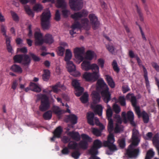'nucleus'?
Here are the masks:
<instances>
[{"label": "nucleus", "instance_id": "nucleus-1", "mask_svg": "<svg viewBox=\"0 0 159 159\" xmlns=\"http://www.w3.org/2000/svg\"><path fill=\"white\" fill-rule=\"evenodd\" d=\"M96 89L101 93L104 102L107 103L111 100V94L107 85L102 79H99L97 82Z\"/></svg>", "mask_w": 159, "mask_h": 159}, {"label": "nucleus", "instance_id": "nucleus-2", "mask_svg": "<svg viewBox=\"0 0 159 159\" xmlns=\"http://www.w3.org/2000/svg\"><path fill=\"white\" fill-rule=\"evenodd\" d=\"M115 142L114 136L113 134H110L107 137V140L103 142V146L107 147L106 154L108 155H112L118 150L117 146L114 144Z\"/></svg>", "mask_w": 159, "mask_h": 159}, {"label": "nucleus", "instance_id": "nucleus-3", "mask_svg": "<svg viewBox=\"0 0 159 159\" xmlns=\"http://www.w3.org/2000/svg\"><path fill=\"white\" fill-rule=\"evenodd\" d=\"M34 36L35 44L36 46H41L44 43L51 44L54 41L52 35L49 34H46L45 35L44 39L43 38V34L40 32H35L34 34Z\"/></svg>", "mask_w": 159, "mask_h": 159}, {"label": "nucleus", "instance_id": "nucleus-4", "mask_svg": "<svg viewBox=\"0 0 159 159\" xmlns=\"http://www.w3.org/2000/svg\"><path fill=\"white\" fill-rule=\"evenodd\" d=\"M38 98L40 100V105L39 107V110L44 112L49 109L50 107V103L48 97L44 94H39L37 96Z\"/></svg>", "mask_w": 159, "mask_h": 159}, {"label": "nucleus", "instance_id": "nucleus-5", "mask_svg": "<svg viewBox=\"0 0 159 159\" xmlns=\"http://www.w3.org/2000/svg\"><path fill=\"white\" fill-rule=\"evenodd\" d=\"M51 15L50 12H44L42 15L41 24L44 30L49 29L50 27V20Z\"/></svg>", "mask_w": 159, "mask_h": 159}, {"label": "nucleus", "instance_id": "nucleus-6", "mask_svg": "<svg viewBox=\"0 0 159 159\" xmlns=\"http://www.w3.org/2000/svg\"><path fill=\"white\" fill-rule=\"evenodd\" d=\"M134 146L135 147L132 143L129 145L126 150V154L129 158H136L140 153V148L139 147L135 148Z\"/></svg>", "mask_w": 159, "mask_h": 159}, {"label": "nucleus", "instance_id": "nucleus-7", "mask_svg": "<svg viewBox=\"0 0 159 159\" xmlns=\"http://www.w3.org/2000/svg\"><path fill=\"white\" fill-rule=\"evenodd\" d=\"M81 137L82 140L80 141L78 143V145L80 148L84 150L86 149L88 147V143L91 142L92 141V139L87 135L84 134H81Z\"/></svg>", "mask_w": 159, "mask_h": 159}, {"label": "nucleus", "instance_id": "nucleus-8", "mask_svg": "<svg viewBox=\"0 0 159 159\" xmlns=\"http://www.w3.org/2000/svg\"><path fill=\"white\" fill-rule=\"evenodd\" d=\"M69 3L70 8L74 11H79L82 7V0H69Z\"/></svg>", "mask_w": 159, "mask_h": 159}, {"label": "nucleus", "instance_id": "nucleus-9", "mask_svg": "<svg viewBox=\"0 0 159 159\" xmlns=\"http://www.w3.org/2000/svg\"><path fill=\"white\" fill-rule=\"evenodd\" d=\"M89 18L93 29L94 30L97 29L100 25L97 17L94 14H90L89 16Z\"/></svg>", "mask_w": 159, "mask_h": 159}, {"label": "nucleus", "instance_id": "nucleus-10", "mask_svg": "<svg viewBox=\"0 0 159 159\" xmlns=\"http://www.w3.org/2000/svg\"><path fill=\"white\" fill-rule=\"evenodd\" d=\"M83 78L87 81H95L99 77L96 73L85 72L83 75Z\"/></svg>", "mask_w": 159, "mask_h": 159}, {"label": "nucleus", "instance_id": "nucleus-11", "mask_svg": "<svg viewBox=\"0 0 159 159\" xmlns=\"http://www.w3.org/2000/svg\"><path fill=\"white\" fill-rule=\"evenodd\" d=\"M84 52L83 48L76 47L74 49V53L75 58L81 61L84 60L83 56Z\"/></svg>", "mask_w": 159, "mask_h": 159}, {"label": "nucleus", "instance_id": "nucleus-12", "mask_svg": "<svg viewBox=\"0 0 159 159\" xmlns=\"http://www.w3.org/2000/svg\"><path fill=\"white\" fill-rule=\"evenodd\" d=\"M139 134L138 131L135 128H134L132 130V142L131 143H132L135 146H137L140 142V140L139 138Z\"/></svg>", "mask_w": 159, "mask_h": 159}, {"label": "nucleus", "instance_id": "nucleus-13", "mask_svg": "<svg viewBox=\"0 0 159 159\" xmlns=\"http://www.w3.org/2000/svg\"><path fill=\"white\" fill-rule=\"evenodd\" d=\"M102 146V142L99 140L96 139L93 141V145L89 150V152H98V149Z\"/></svg>", "mask_w": 159, "mask_h": 159}, {"label": "nucleus", "instance_id": "nucleus-14", "mask_svg": "<svg viewBox=\"0 0 159 159\" xmlns=\"http://www.w3.org/2000/svg\"><path fill=\"white\" fill-rule=\"evenodd\" d=\"M29 86L30 87H27L25 89V90L26 92L31 90L34 92L39 93L41 90V88L35 83L30 82Z\"/></svg>", "mask_w": 159, "mask_h": 159}, {"label": "nucleus", "instance_id": "nucleus-15", "mask_svg": "<svg viewBox=\"0 0 159 159\" xmlns=\"http://www.w3.org/2000/svg\"><path fill=\"white\" fill-rule=\"evenodd\" d=\"M87 13L84 11L75 12L71 15V17L75 20H77L79 18L85 16L87 15Z\"/></svg>", "mask_w": 159, "mask_h": 159}, {"label": "nucleus", "instance_id": "nucleus-16", "mask_svg": "<svg viewBox=\"0 0 159 159\" xmlns=\"http://www.w3.org/2000/svg\"><path fill=\"white\" fill-rule=\"evenodd\" d=\"M67 134L70 136L72 139L77 142L79 141L81 139L80 135L78 132L72 131L69 132Z\"/></svg>", "mask_w": 159, "mask_h": 159}, {"label": "nucleus", "instance_id": "nucleus-17", "mask_svg": "<svg viewBox=\"0 0 159 159\" xmlns=\"http://www.w3.org/2000/svg\"><path fill=\"white\" fill-rule=\"evenodd\" d=\"M139 117H142L143 121L145 123H147L149 121V116L148 114L145 111H143L142 112L140 110L139 113H136Z\"/></svg>", "mask_w": 159, "mask_h": 159}, {"label": "nucleus", "instance_id": "nucleus-18", "mask_svg": "<svg viewBox=\"0 0 159 159\" xmlns=\"http://www.w3.org/2000/svg\"><path fill=\"white\" fill-rule=\"evenodd\" d=\"M127 122V121L130 122V124L133 126L135 125V123L134 121V114L132 111H129L126 114Z\"/></svg>", "mask_w": 159, "mask_h": 159}, {"label": "nucleus", "instance_id": "nucleus-19", "mask_svg": "<svg viewBox=\"0 0 159 159\" xmlns=\"http://www.w3.org/2000/svg\"><path fill=\"white\" fill-rule=\"evenodd\" d=\"M67 120L71 124L75 125L77 122L78 117L75 115L71 114L67 116Z\"/></svg>", "mask_w": 159, "mask_h": 159}, {"label": "nucleus", "instance_id": "nucleus-20", "mask_svg": "<svg viewBox=\"0 0 159 159\" xmlns=\"http://www.w3.org/2000/svg\"><path fill=\"white\" fill-rule=\"evenodd\" d=\"M31 63V59L29 56L26 54H23L22 64L24 66H28Z\"/></svg>", "mask_w": 159, "mask_h": 159}, {"label": "nucleus", "instance_id": "nucleus-21", "mask_svg": "<svg viewBox=\"0 0 159 159\" xmlns=\"http://www.w3.org/2000/svg\"><path fill=\"white\" fill-rule=\"evenodd\" d=\"M130 101L132 106L134 107L136 113H139L140 108L139 107L137 106V102L136 97L134 96H131Z\"/></svg>", "mask_w": 159, "mask_h": 159}, {"label": "nucleus", "instance_id": "nucleus-22", "mask_svg": "<svg viewBox=\"0 0 159 159\" xmlns=\"http://www.w3.org/2000/svg\"><path fill=\"white\" fill-rule=\"evenodd\" d=\"M92 99L94 104L99 103L101 97L99 94L96 91H93L92 93Z\"/></svg>", "mask_w": 159, "mask_h": 159}, {"label": "nucleus", "instance_id": "nucleus-23", "mask_svg": "<svg viewBox=\"0 0 159 159\" xmlns=\"http://www.w3.org/2000/svg\"><path fill=\"white\" fill-rule=\"evenodd\" d=\"M94 115L92 112H88L87 115V122L88 124L91 125H94L93 122V119H95L94 117Z\"/></svg>", "mask_w": 159, "mask_h": 159}, {"label": "nucleus", "instance_id": "nucleus-24", "mask_svg": "<svg viewBox=\"0 0 159 159\" xmlns=\"http://www.w3.org/2000/svg\"><path fill=\"white\" fill-rule=\"evenodd\" d=\"M10 69L12 71L19 74H21L23 70L21 67L17 65L14 64L11 67Z\"/></svg>", "mask_w": 159, "mask_h": 159}, {"label": "nucleus", "instance_id": "nucleus-25", "mask_svg": "<svg viewBox=\"0 0 159 159\" xmlns=\"http://www.w3.org/2000/svg\"><path fill=\"white\" fill-rule=\"evenodd\" d=\"M62 132V128L61 126H59L56 128L53 133L55 137L57 138H59L61 136Z\"/></svg>", "mask_w": 159, "mask_h": 159}, {"label": "nucleus", "instance_id": "nucleus-26", "mask_svg": "<svg viewBox=\"0 0 159 159\" xmlns=\"http://www.w3.org/2000/svg\"><path fill=\"white\" fill-rule=\"evenodd\" d=\"M91 65L89 61L84 60L81 63V66L83 70L88 71L90 70Z\"/></svg>", "mask_w": 159, "mask_h": 159}, {"label": "nucleus", "instance_id": "nucleus-27", "mask_svg": "<svg viewBox=\"0 0 159 159\" xmlns=\"http://www.w3.org/2000/svg\"><path fill=\"white\" fill-rule=\"evenodd\" d=\"M78 143L73 141H70L68 145V148L70 149L79 150V148L78 147Z\"/></svg>", "mask_w": 159, "mask_h": 159}, {"label": "nucleus", "instance_id": "nucleus-28", "mask_svg": "<svg viewBox=\"0 0 159 159\" xmlns=\"http://www.w3.org/2000/svg\"><path fill=\"white\" fill-rule=\"evenodd\" d=\"M152 140L153 145L156 148L159 146V135L158 133L154 135Z\"/></svg>", "mask_w": 159, "mask_h": 159}, {"label": "nucleus", "instance_id": "nucleus-29", "mask_svg": "<svg viewBox=\"0 0 159 159\" xmlns=\"http://www.w3.org/2000/svg\"><path fill=\"white\" fill-rule=\"evenodd\" d=\"M62 84H60V82H58L55 85L50 86V87L52 89V90H51L52 92L53 91L55 93H57L60 90L58 88H62Z\"/></svg>", "mask_w": 159, "mask_h": 159}, {"label": "nucleus", "instance_id": "nucleus-30", "mask_svg": "<svg viewBox=\"0 0 159 159\" xmlns=\"http://www.w3.org/2000/svg\"><path fill=\"white\" fill-rule=\"evenodd\" d=\"M135 7L140 20L141 21H143V14L141 7H139L137 4H136L135 5Z\"/></svg>", "mask_w": 159, "mask_h": 159}, {"label": "nucleus", "instance_id": "nucleus-31", "mask_svg": "<svg viewBox=\"0 0 159 159\" xmlns=\"http://www.w3.org/2000/svg\"><path fill=\"white\" fill-rule=\"evenodd\" d=\"M66 64L67 68L69 72H72L76 70L75 66L72 61H69Z\"/></svg>", "mask_w": 159, "mask_h": 159}, {"label": "nucleus", "instance_id": "nucleus-32", "mask_svg": "<svg viewBox=\"0 0 159 159\" xmlns=\"http://www.w3.org/2000/svg\"><path fill=\"white\" fill-rule=\"evenodd\" d=\"M90 70H91L93 71V73H96L98 76L99 77V67L97 65L94 63L92 64L90 68Z\"/></svg>", "mask_w": 159, "mask_h": 159}, {"label": "nucleus", "instance_id": "nucleus-33", "mask_svg": "<svg viewBox=\"0 0 159 159\" xmlns=\"http://www.w3.org/2000/svg\"><path fill=\"white\" fill-rule=\"evenodd\" d=\"M56 5L58 8L65 9L66 7L65 0H57Z\"/></svg>", "mask_w": 159, "mask_h": 159}, {"label": "nucleus", "instance_id": "nucleus-34", "mask_svg": "<svg viewBox=\"0 0 159 159\" xmlns=\"http://www.w3.org/2000/svg\"><path fill=\"white\" fill-rule=\"evenodd\" d=\"M106 77V79L109 85L112 88H114L115 87V84L112 78L108 75H107Z\"/></svg>", "mask_w": 159, "mask_h": 159}, {"label": "nucleus", "instance_id": "nucleus-35", "mask_svg": "<svg viewBox=\"0 0 159 159\" xmlns=\"http://www.w3.org/2000/svg\"><path fill=\"white\" fill-rule=\"evenodd\" d=\"M50 72V71L47 69L43 70V74L42 75L43 79L44 81H47L49 79Z\"/></svg>", "mask_w": 159, "mask_h": 159}, {"label": "nucleus", "instance_id": "nucleus-36", "mask_svg": "<svg viewBox=\"0 0 159 159\" xmlns=\"http://www.w3.org/2000/svg\"><path fill=\"white\" fill-rule=\"evenodd\" d=\"M52 113L51 111H48L44 112L43 115L44 119L46 120H50L52 117Z\"/></svg>", "mask_w": 159, "mask_h": 159}, {"label": "nucleus", "instance_id": "nucleus-37", "mask_svg": "<svg viewBox=\"0 0 159 159\" xmlns=\"http://www.w3.org/2000/svg\"><path fill=\"white\" fill-rule=\"evenodd\" d=\"M102 106L100 105H97L94 109V112L95 113L98 114L99 116H101L102 115Z\"/></svg>", "mask_w": 159, "mask_h": 159}, {"label": "nucleus", "instance_id": "nucleus-38", "mask_svg": "<svg viewBox=\"0 0 159 159\" xmlns=\"http://www.w3.org/2000/svg\"><path fill=\"white\" fill-rule=\"evenodd\" d=\"M72 57V53L69 49H67L66 50L65 57V60L67 63L70 61V59Z\"/></svg>", "mask_w": 159, "mask_h": 159}, {"label": "nucleus", "instance_id": "nucleus-39", "mask_svg": "<svg viewBox=\"0 0 159 159\" xmlns=\"http://www.w3.org/2000/svg\"><path fill=\"white\" fill-rule=\"evenodd\" d=\"M23 54H18L15 55L13 57V60L15 63H22Z\"/></svg>", "mask_w": 159, "mask_h": 159}, {"label": "nucleus", "instance_id": "nucleus-40", "mask_svg": "<svg viewBox=\"0 0 159 159\" xmlns=\"http://www.w3.org/2000/svg\"><path fill=\"white\" fill-rule=\"evenodd\" d=\"M89 95L88 93L85 92L80 98V100L83 103H85L88 101Z\"/></svg>", "mask_w": 159, "mask_h": 159}, {"label": "nucleus", "instance_id": "nucleus-41", "mask_svg": "<svg viewBox=\"0 0 159 159\" xmlns=\"http://www.w3.org/2000/svg\"><path fill=\"white\" fill-rule=\"evenodd\" d=\"M94 53L93 52L89 50L86 52L85 58L87 59L91 60L94 56Z\"/></svg>", "mask_w": 159, "mask_h": 159}, {"label": "nucleus", "instance_id": "nucleus-42", "mask_svg": "<svg viewBox=\"0 0 159 159\" xmlns=\"http://www.w3.org/2000/svg\"><path fill=\"white\" fill-rule=\"evenodd\" d=\"M108 130L109 132V134H112V132L114 130L113 121L112 120H108Z\"/></svg>", "mask_w": 159, "mask_h": 159}, {"label": "nucleus", "instance_id": "nucleus-43", "mask_svg": "<svg viewBox=\"0 0 159 159\" xmlns=\"http://www.w3.org/2000/svg\"><path fill=\"white\" fill-rule=\"evenodd\" d=\"M135 58L137 61V62L139 67H142L143 68L144 73L147 72V71L146 68L143 65H142V61L137 55H136L135 56Z\"/></svg>", "mask_w": 159, "mask_h": 159}, {"label": "nucleus", "instance_id": "nucleus-44", "mask_svg": "<svg viewBox=\"0 0 159 159\" xmlns=\"http://www.w3.org/2000/svg\"><path fill=\"white\" fill-rule=\"evenodd\" d=\"M89 153L91 156L89 158V159H101L99 157L97 156L98 152H89Z\"/></svg>", "mask_w": 159, "mask_h": 159}, {"label": "nucleus", "instance_id": "nucleus-45", "mask_svg": "<svg viewBox=\"0 0 159 159\" xmlns=\"http://www.w3.org/2000/svg\"><path fill=\"white\" fill-rule=\"evenodd\" d=\"M107 49L108 51L112 54H114L115 53V48L111 44H107L106 45Z\"/></svg>", "mask_w": 159, "mask_h": 159}, {"label": "nucleus", "instance_id": "nucleus-46", "mask_svg": "<svg viewBox=\"0 0 159 159\" xmlns=\"http://www.w3.org/2000/svg\"><path fill=\"white\" fill-rule=\"evenodd\" d=\"M53 111L57 115H60L61 114L62 111L60 110V108L57 106H54L52 108Z\"/></svg>", "mask_w": 159, "mask_h": 159}, {"label": "nucleus", "instance_id": "nucleus-47", "mask_svg": "<svg viewBox=\"0 0 159 159\" xmlns=\"http://www.w3.org/2000/svg\"><path fill=\"white\" fill-rule=\"evenodd\" d=\"M113 113L111 109L110 108L106 111V116L108 120H112L111 118Z\"/></svg>", "mask_w": 159, "mask_h": 159}, {"label": "nucleus", "instance_id": "nucleus-48", "mask_svg": "<svg viewBox=\"0 0 159 159\" xmlns=\"http://www.w3.org/2000/svg\"><path fill=\"white\" fill-rule=\"evenodd\" d=\"M119 145L121 149L124 148L125 146V142L124 139H119L118 141Z\"/></svg>", "mask_w": 159, "mask_h": 159}, {"label": "nucleus", "instance_id": "nucleus-49", "mask_svg": "<svg viewBox=\"0 0 159 159\" xmlns=\"http://www.w3.org/2000/svg\"><path fill=\"white\" fill-rule=\"evenodd\" d=\"M89 20L87 18L83 19L81 20V23L84 28L87 29L89 26Z\"/></svg>", "mask_w": 159, "mask_h": 159}, {"label": "nucleus", "instance_id": "nucleus-50", "mask_svg": "<svg viewBox=\"0 0 159 159\" xmlns=\"http://www.w3.org/2000/svg\"><path fill=\"white\" fill-rule=\"evenodd\" d=\"M112 109L116 114L119 113L121 111L120 107L116 103L113 104Z\"/></svg>", "mask_w": 159, "mask_h": 159}, {"label": "nucleus", "instance_id": "nucleus-51", "mask_svg": "<svg viewBox=\"0 0 159 159\" xmlns=\"http://www.w3.org/2000/svg\"><path fill=\"white\" fill-rule=\"evenodd\" d=\"M82 27L81 25L78 21L75 22V23L71 26V28L72 29H81Z\"/></svg>", "mask_w": 159, "mask_h": 159}, {"label": "nucleus", "instance_id": "nucleus-52", "mask_svg": "<svg viewBox=\"0 0 159 159\" xmlns=\"http://www.w3.org/2000/svg\"><path fill=\"white\" fill-rule=\"evenodd\" d=\"M112 65L114 70L117 73H118L120 71V69L118 66L117 63L116 61L115 60H113Z\"/></svg>", "mask_w": 159, "mask_h": 159}, {"label": "nucleus", "instance_id": "nucleus-53", "mask_svg": "<svg viewBox=\"0 0 159 159\" xmlns=\"http://www.w3.org/2000/svg\"><path fill=\"white\" fill-rule=\"evenodd\" d=\"M143 4V6L144 10L146 12V14L147 15H149L150 14V12L149 10L148 6L146 3V0H141Z\"/></svg>", "mask_w": 159, "mask_h": 159}, {"label": "nucleus", "instance_id": "nucleus-54", "mask_svg": "<svg viewBox=\"0 0 159 159\" xmlns=\"http://www.w3.org/2000/svg\"><path fill=\"white\" fill-rule=\"evenodd\" d=\"M29 54L34 61L35 62H38L40 61V58L35 54L31 52H29Z\"/></svg>", "mask_w": 159, "mask_h": 159}, {"label": "nucleus", "instance_id": "nucleus-55", "mask_svg": "<svg viewBox=\"0 0 159 159\" xmlns=\"http://www.w3.org/2000/svg\"><path fill=\"white\" fill-rule=\"evenodd\" d=\"M153 133L151 132L148 133L145 136H144V138L145 140H151L153 138Z\"/></svg>", "mask_w": 159, "mask_h": 159}, {"label": "nucleus", "instance_id": "nucleus-56", "mask_svg": "<svg viewBox=\"0 0 159 159\" xmlns=\"http://www.w3.org/2000/svg\"><path fill=\"white\" fill-rule=\"evenodd\" d=\"M71 153L72 157L75 159H78L80 155V153L78 150H76Z\"/></svg>", "mask_w": 159, "mask_h": 159}, {"label": "nucleus", "instance_id": "nucleus-57", "mask_svg": "<svg viewBox=\"0 0 159 159\" xmlns=\"http://www.w3.org/2000/svg\"><path fill=\"white\" fill-rule=\"evenodd\" d=\"M92 132L96 136H99L101 135L102 131L98 129L94 128L93 129Z\"/></svg>", "mask_w": 159, "mask_h": 159}, {"label": "nucleus", "instance_id": "nucleus-58", "mask_svg": "<svg viewBox=\"0 0 159 159\" xmlns=\"http://www.w3.org/2000/svg\"><path fill=\"white\" fill-rule=\"evenodd\" d=\"M118 100L121 106H125V99L124 96L119 97Z\"/></svg>", "mask_w": 159, "mask_h": 159}, {"label": "nucleus", "instance_id": "nucleus-59", "mask_svg": "<svg viewBox=\"0 0 159 159\" xmlns=\"http://www.w3.org/2000/svg\"><path fill=\"white\" fill-rule=\"evenodd\" d=\"M33 10L34 11H41L42 9V6L40 4H36L33 7Z\"/></svg>", "mask_w": 159, "mask_h": 159}, {"label": "nucleus", "instance_id": "nucleus-60", "mask_svg": "<svg viewBox=\"0 0 159 159\" xmlns=\"http://www.w3.org/2000/svg\"><path fill=\"white\" fill-rule=\"evenodd\" d=\"M65 51V48L61 46H59L58 48L57 53L61 56H63Z\"/></svg>", "mask_w": 159, "mask_h": 159}, {"label": "nucleus", "instance_id": "nucleus-61", "mask_svg": "<svg viewBox=\"0 0 159 159\" xmlns=\"http://www.w3.org/2000/svg\"><path fill=\"white\" fill-rule=\"evenodd\" d=\"M72 84L75 89H78L82 87L80 86L79 83L77 80H73L72 82Z\"/></svg>", "mask_w": 159, "mask_h": 159}, {"label": "nucleus", "instance_id": "nucleus-62", "mask_svg": "<svg viewBox=\"0 0 159 159\" xmlns=\"http://www.w3.org/2000/svg\"><path fill=\"white\" fill-rule=\"evenodd\" d=\"M84 91V89L82 87L78 89H75V95L77 97H79L81 95L83 92Z\"/></svg>", "mask_w": 159, "mask_h": 159}, {"label": "nucleus", "instance_id": "nucleus-63", "mask_svg": "<svg viewBox=\"0 0 159 159\" xmlns=\"http://www.w3.org/2000/svg\"><path fill=\"white\" fill-rule=\"evenodd\" d=\"M25 10L26 13L29 16H34V13L31 10L29 7L26 6L25 7Z\"/></svg>", "mask_w": 159, "mask_h": 159}, {"label": "nucleus", "instance_id": "nucleus-64", "mask_svg": "<svg viewBox=\"0 0 159 159\" xmlns=\"http://www.w3.org/2000/svg\"><path fill=\"white\" fill-rule=\"evenodd\" d=\"M151 64L152 67L155 69L157 71L159 72V66L157 63L154 62H152L151 63Z\"/></svg>", "mask_w": 159, "mask_h": 159}]
</instances>
